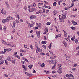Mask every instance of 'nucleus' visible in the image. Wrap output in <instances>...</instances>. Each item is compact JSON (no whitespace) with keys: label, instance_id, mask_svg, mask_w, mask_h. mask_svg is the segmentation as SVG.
<instances>
[{"label":"nucleus","instance_id":"1","mask_svg":"<svg viewBox=\"0 0 79 79\" xmlns=\"http://www.w3.org/2000/svg\"><path fill=\"white\" fill-rule=\"evenodd\" d=\"M10 17H8L5 19H3L2 21V23H7L10 20Z\"/></svg>","mask_w":79,"mask_h":79},{"label":"nucleus","instance_id":"2","mask_svg":"<svg viewBox=\"0 0 79 79\" xmlns=\"http://www.w3.org/2000/svg\"><path fill=\"white\" fill-rule=\"evenodd\" d=\"M66 18V14H63L62 15V19H65Z\"/></svg>","mask_w":79,"mask_h":79},{"label":"nucleus","instance_id":"3","mask_svg":"<svg viewBox=\"0 0 79 79\" xmlns=\"http://www.w3.org/2000/svg\"><path fill=\"white\" fill-rule=\"evenodd\" d=\"M36 34L37 35V37L38 38L40 37V32L39 31H36Z\"/></svg>","mask_w":79,"mask_h":79},{"label":"nucleus","instance_id":"4","mask_svg":"<svg viewBox=\"0 0 79 79\" xmlns=\"http://www.w3.org/2000/svg\"><path fill=\"white\" fill-rule=\"evenodd\" d=\"M36 18V16L35 15H32L30 17V19H33L34 18Z\"/></svg>","mask_w":79,"mask_h":79},{"label":"nucleus","instance_id":"5","mask_svg":"<svg viewBox=\"0 0 79 79\" xmlns=\"http://www.w3.org/2000/svg\"><path fill=\"white\" fill-rule=\"evenodd\" d=\"M23 58L24 61H26L27 63H29V61L27 59L25 58L24 57H23Z\"/></svg>","mask_w":79,"mask_h":79},{"label":"nucleus","instance_id":"6","mask_svg":"<svg viewBox=\"0 0 79 79\" xmlns=\"http://www.w3.org/2000/svg\"><path fill=\"white\" fill-rule=\"evenodd\" d=\"M72 23L73 24H74V25H76L77 24V22L74 21H73L72 22Z\"/></svg>","mask_w":79,"mask_h":79},{"label":"nucleus","instance_id":"7","mask_svg":"<svg viewBox=\"0 0 79 79\" xmlns=\"http://www.w3.org/2000/svg\"><path fill=\"white\" fill-rule=\"evenodd\" d=\"M63 44H64V45L65 47H67V44H66L65 42H63Z\"/></svg>","mask_w":79,"mask_h":79},{"label":"nucleus","instance_id":"8","mask_svg":"<svg viewBox=\"0 0 79 79\" xmlns=\"http://www.w3.org/2000/svg\"><path fill=\"white\" fill-rule=\"evenodd\" d=\"M34 11H35V8L34 9V8L31 9V12Z\"/></svg>","mask_w":79,"mask_h":79},{"label":"nucleus","instance_id":"9","mask_svg":"<svg viewBox=\"0 0 79 79\" xmlns=\"http://www.w3.org/2000/svg\"><path fill=\"white\" fill-rule=\"evenodd\" d=\"M42 10H40L38 11V12H36V14H39V13H42Z\"/></svg>","mask_w":79,"mask_h":79},{"label":"nucleus","instance_id":"10","mask_svg":"<svg viewBox=\"0 0 79 79\" xmlns=\"http://www.w3.org/2000/svg\"><path fill=\"white\" fill-rule=\"evenodd\" d=\"M32 66H33V65H30L28 66V67L30 69H32Z\"/></svg>","mask_w":79,"mask_h":79},{"label":"nucleus","instance_id":"11","mask_svg":"<svg viewBox=\"0 0 79 79\" xmlns=\"http://www.w3.org/2000/svg\"><path fill=\"white\" fill-rule=\"evenodd\" d=\"M45 64L44 63H42L41 65V66L42 68H44V67H45Z\"/></svg>","mask_w":79,"mask_h":79},{"label":"nucleus","instance_id":"12","mask_svg":"<svg viewBox=\"0 0 79 79\" xmlns=\"http://www.w3.org/2000/svg\"><path fill=\"white\" fill-rule=\"evenodd\" d=\"M9 61H11L12 59H13V58H12V57H9Z\"/></svg>","mask_w":79,"mask_h":79},{"label":"nucleus","instance_id":"13","mask_svg":"<svg viewBox=\"0 0 79 79\" xmlns=\"http://www.w3.org/2000/svg\"><path fill=\"white\" fill-rule=\"evenodd\" d=\"M41 43L43 45H45V44H46V41H43Z\"/></svg>","mask_w":79,"mask_h":79},{"label":"nucleus","instance_id":"14","mask_svg":"<svg viewBox=\"0 0 79 79\" xmlns=\"http://www.w3.org/2000/svg\"><path fill=\"white\" fill-rule=\"evenodd\" d=\"M64 35L65 37H67V35H68V34L67 33H66V32H65L64 33Z\"/></svg>","mask_w":79,"mask_h":79},{"label":"nucleus","instance_id":"15","mask_svg":"<svg viewBox=\"0 0 79 79\" xmlns=\"http://www.w3.org/2000/svg\"><path fill=\"white\" fill-rule=\"evenodd\" d=\"M7 61L6 60H5V64H6V65H8V62H7L6 61Z\"/></svg>","mask_w":79,"mask_h":79},{"label":"nucleus","instance_id":"16","mask_svg":"<svg viewBox=\"0 0 79 79\" xmlns=\"http://www.w3.org/2000/svg\"><path fill=\"white\" fill-rule=\"evenodd\" d=\"M61 66H62V65L60 64H58V68H60L61 67Z\"/></svg>","mask_w":79,"mask_h":79},{"label":"nucleus","instance_id":"17","mask_svg":"<svg viewBox=\"0 0 79 79\" xmlns=\"http://www.w3.org/2000/svg\"><path fill=\"white\" fill-rule=\"evenodd\" d=\"M16 17V18H18V19H19V15L18 14H17L15 15Z\"/></svg>","mask_w":79,"mask_h":79},{"label":"nucleus","instance_id":"18","mask_svg":"<svg viewBox=\"0 0 79 79\" xmlns=\"http://www.w3.org/2000/svg\"><path fill=\"white\" fill-rule=\"evenodd\" d=\"M69 76L71 77H74V76L72 75V74H70L69 75Z\"/></svg>","mask_w":79,"mask_h":79},{"label":"nucleus","instance_id":"19","mask_svg":"<svg viewBox=\"0 0 79 79\" xmlns=\"http://www.w3.org/2000/svg\"><path fill=\"white\" fill-rule=\"evenodd\" d=\"M35 45L36 48H38V46H37V43L35 42Z\"/></svg>","mask_w":79,"mask_h":79},{"label":"nucleus","instance_id":"20","mask_svg":"<svg viewBox=\"0 0 79 79\" xmlns=\"http://www.w3.org/2000/svg\"><path fill=\"white\" fill-rule=\"evenodd\" d=\"M3 63H4V60H1L0 64H3Z\"/></svg>","mask_w":79,"mask_h":79},{"label":"nucleus","instance_id":"21","mask_svg":"<svg viewBox=\"0 0 79 79\" xmlns=\"http://www.w3.org/2000/svg\"><path fill=\"white\" fill-rule=\"evenodd\" d=\"M75 42L76 44H77L78 43V40L76 39L75 40Z\"/></svg>","mask_w":79,"mask_h":79},{"label":"nucleus","instance_id":"22","mask_svg":"<svg viewBox=\"0 0 79 79\" xmlns=\"http://www.w3.org/2000/svg\"><path fill=\"white\" fill-rule=\"evenodd\" d=\"M17 21H18V20H16V22H14L13 23V24L14 25H16V23H17Z\"/></svg>","mask_w":79,"mask_h":79},{"label":"nucleus","instance_id":"23","mask_svg":"<svg viewBox=\"0 0 79 79\" xmlns=\"http://www.w3.org/2000/svg\"><path fill=\"white\" fill-rule=\"evenodd\" d=\"M0 30L2 31L3 30V28H2V26L1 25H0Z\"/></svg>","mask_w":79,"mask_h":79},{"label":"nucleus","instance_id":"24","mask_svg":"<svg viewBox=\"0 0 79 79\" xmlns=\"http://www.w3.org/2000/svg\"><path fill=\"white\" fill-rule=\"evenodd\" d=\"M56 2H54L53 3V6H56Z\"/></svg>","mask_w":79,"mask_h":79},{"label":"nucleus","instance_id":"25","mask_svg":"<svg viewBox=\"0 0 79 79\" xmlns=\"http://www.w3.org/2000/svg\"><path fill=\"white\" fill-rule=\"evenodd\" d=\"M27 76H29V77H31V76H32V74H31V73L29 74L28 73Z\"/></svg>","mask_w":79,"mask_h":79},{"label":"nucleus","instance_id":"26","mask_svg":"<svg viewBox=\"0 0 79 79\" xmlns=\"http://www.w3.org/2000/svg\"><path fill=\"white\" fill-rule=\"evenodd\" d=\"M4 51L5 52H9V50L6 49H4Z\"/></svg>","mask_w":79,"mask_h":79},{"label":"nucleus","instance_id":"27","mask_svg":"<svg viewBox=\"0 0 79 79\" xmlns=\"http://www.w3.org/2000/svg\"><path fill=\"white\" fill-rule=\"evenodd\" d=\"M50 24H51V23H50V22H47L46 23V24L47 25H50Z\"/></svg>","mask_w":79,"mask_h":79},{"label":"nucleus","instance_id":"28","mask_svg":"<svg viewBox=\"0 0 79 79\" xmlns=\"http://www.w3.org/2000/svg\"><path fill=\"white\" fill-rule=\"evenodd\" d=\"M57 72L58 73H59V74H61V73H62V72L60 70H58Z\"/></svg>","mask_w":79,"mask_h":79},{"label":"nucleus","instance_id":"29","mask_svg":"<svg viewBox=\"0 0 79 79\" xmlns=\"http://www.w3.org/2000/svg\"><path fill=\"white\" fill-rule=\"evenodd\" d=\"M0 53H2V54H5V52H3V51H1L0 52Z\"/></svg>","mask_w":79,"mask_h":79},{"label":"nucleus","instance_id":"30","mask_svg":"<svg viewBox=\"0 0 79 79\" xmlns=\"http://www.w3.org/2000/svg\"><path fill=\"white\" fill-rule=\"evenodd\" d=\"M43 47L44 49H46V48H47V46H45V45L43 46Z\"/></svg>","mask_w":79,"mask_h":79},{"label":"nucleus","instance_id":"31","mask_svg":"<svg viewBox=\"0 0 79 79\" xmlns=\"http://www.w3.org/2000/svg\"><path fill=\"white\" fill-rule=\"evenodd\" d=\"M44 7L45 8H48L49 9H50L51 8V7L49 6H46V7Z\"/></svg>","mask_w":79,"mask_h":79},{"label":"nucleus","instance_id":"32","mask_svg":"<svg viewBox=\"0 0 79 79\" xmlns=\"http://www.w3.org/2000/svg\"><path fill=\"white\" fill-rule=\"evenodd\" d=\"M1 12V13H2V14H3V13H4V12H3V9H2Z\"/></svg>","mask_w":79,"mask_h":79},{"label":"nucleus","instance_id":"33","mask_svg":"<svg viewBox=\"0 0 79 79\" xmlns=\"http://www.w3.org/2000/svg\"><path fill=\"white\" fill-rule=\"evenodd\" d=\"M40 49L39 48H37V49H36V52L37 53L39 52V50Z\"/></svg>","mask_w":79,"mask_h":79},{"label":"nucleus","instance_id":"34","mask_svg":"<svg viewBox=\"0 0 79 79\" xmlns=\"http://www.w3.org/2000/svg\"><path fill=\"white\" fill-rule=\"evenodd\" d=\"M2 41L3 44H6V42H5L4 40H2Z\"/></svg>","mask_w":79,"mask_h":79},{"label":"nucleus","instance_id":"35","mask_svg":"<svg viewBox=\"0 0 79 79\" xmlns=\"http://www.w3.org/2000/svg\"><path fill=\"white\" fill-rule=\"evenodd\" d=\"M16 56V57H17L18 59H20L21 58L20 57V56Z\"/></svg>","mask_w":79,"mask_h":79},{"label":"nucleus","instance_id":"36","mask_svg":"<svg viewBox=\"0 0 79 79\" xmlns=\"http://www.w3.org/2000/svg\"><path fill=\"white\" fill-rule=\"evenodd\" d=\"M3 29L4 31H6V27L5 26L4 27Z\"/></svg>","mask_w":79,"mask_h":79},{"label":"nucleus","instance_id":"37","mask_svg":"<svg viewBox=\"0 0 79 79\" xmlns=\"http://www.w3.org/2000/svg\"><path fill=\"white\" fill-rule=\"evenodd\" d=\"M76 66H77V64H75L73 66V67L75 68V67H76Z\"/></svg>","mask_w":79,"mask_h":79},{"label":"nucleus","instance_id":"38","mask_svg":"<svg viewBox=\"0 0 79 79\" xmlns=\"http://www.w3.org/2000/svg\"><path fill=\"white\" fill-rule=\"evenodd\" d=\"M12 63H13L14 64H15V60H13L12 61Z\"/></svg>","mask_w":79,"mask_h":79},{"label":"nucleus","instance_id":"39","mask_svg":"<svg viewBox=\"0 0 79 79\" xmlns=\"http://www.w3.org/2000/svg\"><path fill=\"white\" fill-rule=\"evenodd\" d=\"M31 25L34 26V22L32 21H31Z\"/></svg>","mask_w":79,"mask_h":79},{"label":"nucleus","instance_id":"40","mask_svg":"<svg viewBox=\"0 0 79 79\" xmlns=\"http://www.w3.org/2000/svg\"><path fill=\"white\" fill-rule=\"evenodd\" d=\"M25 73L27 76L28 75V74H29V73L27 72H25Z\"/></svg>","mask_w":79,"mask_h":79},{"label":"nucleus","instance_id":"41","mask_svg":"<svg viewBox=\"0 0 79 79\" xmlns=\"http://www.w3.org/2000/svg\"><path fill=\"white\" fill-rule=\"evenodd\" d=\"M30 47L31 48V49H32L33 48V46H32V45H30Z\"/></svg>","mask_w":79,"mask_h":79},{"label":"nucleus","instance_id":"42","mask_svg":"<svg viewBox=\"0 0 79 79\" xmlns=\"http://www.w3.org/2000/svg\"><path fill=\"white\" fill-rule=\"evenodd\" d=\"M73 11H77V9H76V8L75 9V10H74V9L73 8Z\"/></svg>","mask_w":79,"mask_h":79},{"label":"nucleus","instance_id":"43","mask_svg":"<svg viewBox=\"0 0 79 79\" xmlns=\"http://www.w3.org/2000/svg\"><path fill=\"white\" fill-rule=\"evenodd\" d=\"M51 63H52L53 64H55V61L54 60H52L50 61Z\"/></svg>","mask_w":79,"mask_h":79},{"label":"nucleus","instance_id":"44","mask_svg":"<svg viewBox=\"0 0 79 79\" xmlns=\"http://www.w3.org/2000/svg\"><path fill=\"white\" fill-rule=\"evenodd\" d=\"M45 32H48V29L45 28Z\"/></svg>","mask_w":79,"mask_h":79},{"label":"nucleus","instance_id":"45","mask_svg":"<svg viewBox=\"0 0 79 79\" xmlns=\"http://www.w3.org/2000/svg\"><path fill=\"white\" fill-rule=\"evenodd\" d=\"M25 61H21V63H22V64H24L25 63Z\"/></svg>","mask_w":79,"mask_h":79},{"label":"nucleus","instance_id":"46","mask_svg":"<svg viewBox=\"0 0 79 79\" xmlns=\"http://www.w3.org/2000/svg\"><path fill=\"white\" fill-rule=\"evenodd\" d=\"M8 18H10V19L13 20V19H14L13 18H12V17H11L10 16L8 17Z\"/></svg>","mask_w":79,"mask_h":79},{"label":"nucleus","instance_id":"47","mask_svg":"<svg viewBox=\"0 0 79 79\" xmlns=\"http://www.w3.org/2000/svg\"><path fill=\"white\" fill-rule=\"evenodd\" d=\"M32 32H33V30H31L30 31V34H32Z\"/></svg>","mask_w":79,"mask_h":79},{"label":"nucleus","instance_id":"48","mask_svg":"<svg viewBox=\"0 0 79 79\" xmlns=\"http://www.w3.org/2000/svg\"><path fill=\"white\" fill-rule=\"evenodd\" d=\"M71 17H76V15H71Z\"/></svg>","mask_w":79,"mask_h":79},{"label":"nucleus","instance_id":"49","mask_svg":"<svg viewBox=\"0 0 79 79\" xmlns=\"http://www.w3.org/2000/svg\"><path fill=\"white\" fill-rule=\"evenodd\" d=\"M4 76H5V77H8V75L6 74H4Z\"/></svg>","mask_w":79,"mask_h":79},{"label":"nucleus","instance_id":"50","mask_svg":"<svg viewBox=\"0 0 79 79\" xmlns=\"http://www.w3.org/2000/svg\"><path fill=\"white\" fill-rule=\"evenodd\" d=\"M33 73L35 74L36 73V71L35 70H34L33 72Z\"/></svg>","mask_w":79,"mask_h":79},{"label":"nucleus","instance_id":"51","mask_svg":"<svg viewBox=\"0 0 79 79\" xmlns=\"http://www.w3.org/2000/svg\"><path fill=\"white\" fill-rule=\"evenodd\" d=\"M50 54H51V55H52L53 54V52H52L51 51H49Z\"/></svg>","mask_w":79,"mask_h":79},{"label":"nucleus","instance_id":"52","mask_svg":"<svg viewBox=\"0 0 79 79\" xmlns=\"http://www.w3.org/2000/svg\"><path fill=\"white\" fill-rule=\"evenodd\" d=\"M58 70H59V71H62V68H59V69Z\"/></svg>","mask_w":79,"mask_h":79},{"label":"nucleus","instance_id":"53","mask_svg":"<svg viewBox=\"0 0 79 79\" xmlns=\"http://www.w3.org/2000/svg\"><path fill=\"white\" fill-rule=\"evenodd\" d=\"M71 29H73V30H74V27H71Z\"/></svg>","mask_w":79,"mask_h":79},{"label":"nucleus","instance_id":"54","mask_svg":"<svg viewBox=\"0 0 79 79\" xmlns=\"http://www.w3.org/2000/svg\"><path fill=\"white\" fill-rule=\"evenodd\" d=\"M74 38L72 37L71 38V40H72V41H74Z\"/></svg>","mask_w":79,"mask_h":79},{"label":"nucleus","instance_id":"55","mask_svg":"<svg viewBox=\"0 0 79 79\" xmlns=\"http://www.w3.org/2000/svg\"><path fill=\"white\" fill-rule=\"evenodd\" d=\"M72 71H75L76 70V68H74L73 69H72Z\"/></svg>","mask_w":79,"mask_h":79},{"label":"nucleus","instance_id":"56","mask_svg":"<svg viewBox=\"0 0 79 79\" xmlns=\"http://www.w3.org/2000/svg\"><path fill=\"white\" fill-rule=\"evenodd\" d=\"M48 48H49V49H50V50H51V46L49 45L48 47Z\"/></svg>","mask_w":79,"mask_h":79},{"label":"nucleus","instance_id":"57","mask_svg":"<svg viewBox=\"0 0 79 79\" xmlns=\"http://www.w3.org/2000/svg\"><path fill=\"white\" fill-rule=\"evenodd\" d=\"M40 55H45V54L44 53H40Z\"/></svg>","mask_w":79,"mask_h":79},{"label":"nucleus","instance_id":"58","mask_svg":"<svg viewBox=\"0 0 79 79\" xmlns=\"http://www.w3.org/2000/svg\"><path fill=\"white\" fill-rule=\"evenodd\" d=\"M74 79V77H72V78H69V77L68 78V79Z\"/></svg>","mask_w":79,"mask_h":79},{"label":"nucleus","instance_id":"59","mask_svg":"<svg viewBox=\"0 0 79 79\" xmlns=\"http://www.w3.org/2000/svg\"><path fill=\"white\" fill-rule=\"evenodd\" d=\"M56 27V30L57 32H58V28H57V27Z\"/></svg>","mask_w":79,"mask_h":79},{"label":"nucleus","instance_id":"60","mask_svg":"<svg viewBox=\"0 0 79 79\" xmlns=\"http://www.w3.org/2000/svg\"><path fill=\"white\" fill-rule=\"evenodd\" d=\"M22 68H24V69H25V66L24 65H22Z\"/></svg>","mask_w":79,"mask_h":79},{"label":"nucleus","instance_id":"61","mask_svg":"<svg viewBox=\"0 0 79 79\" xmlns=\"http://www.w3.org/2000/svg\"><path fill=\"white\" fill-rule=\"evenodd\" d=\"M46 74H49V73H50V72L48 71H47V72H46Z\"/></svg>","mask_w":79,"mask_h":79},{"label":"nucleus","instance_id":"62","mask_svg":"<svg viewBox=\"0 0 79 79\" xmlns=\"http://www.w3.org/2000/svg\"><path fill=\"white\" fill-rule=\"evenodd\" d=\"M14 13H15V14H18V11H15Z\"/></svg>","mask_w":79,"mask_h":79},{"label":"nucleus","instance_id":"63","mask_svg":"<svg viewBox=\"0 0 79 79\" xmlns=\"http://www.w3.org/2000/svg\"><path fill=\"white\" fill-rule=\"evenodd\" d=\"M24 10H27V7H26V6H25L24 7Z\"/></svg>","mask_w":79,"mask_h":79},{"label":"nucleus","instance_id":"64","mask_svg":"<svg viewBox=\"0 0 79 79\" xmlns=\"http://www.w3.org/2000/svg\"><path fill=\"white\" fill-rule=\"evenodd\" d=\"M71 6H74V4L72 3L71 4Z\"/></svg>","mask_w":79,"mask_h":79}]
</instances>
